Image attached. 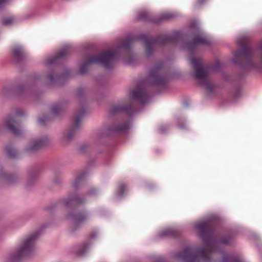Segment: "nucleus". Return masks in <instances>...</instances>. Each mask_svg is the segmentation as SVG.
Returning a JSON list of instances; mask_svg holds the SVG:
<instances>
[{
	"instance_id": "1",
	"label": "nucleus",
	"mask_w": 262,
	"mask_h": 262,
	"mask_svg": "<svg viewBox=\"0 0 262 262\" xmlns=\"http://www.w3.org/2000/svg\"><path fill=\"white\" fill-rule=\"evenodd\" d=\"M195 228L204 246L198 249L188 247L176 254L177 258L185 262H211V255L219 251L220 244H228L232 240L230 236L219 238L215 224L211 221L198 223L195 225Z\"/></svg>"
},
{
	"instance_id": "2",
	"label": "nucleus",
	"mask_w": 262,
	"mask_h": 262,
	"mask_svg": "<svg viewBox=\"0 0 262 262\" xmlns=\"http://www.w3.org/2000/svg\"><path fill=\"white\" fill-rule=\"evenodd\" d=\"M40 80V76L39 75L31 74L28 76L26 84H20L13 86H5L2 91V94L5 97L28 95L34 92L35 87Z\"/></svg>"
},
{
	"instance_id": "3",
	"label": "nucleus",
	"mask_w": 262,
	"mask_h": 262,
	"mask_svg": "<svg viewBox=\"0 0 262 262\" xmlns=\"http://www.w3.org/2000/svg\"><path fill=\"white\" fill-rule=\"evenodd\" d=\"M116 58V54L113 51H106L99 55L91 56L80 66L79 74H86L89 67L92 64H100L107 69H112Z\"/></svg>"
},
{
	"instance_id": "4",
	"label": "nucleus",
	"mask_w": 262,
	"mask_h": 262,
	"mask_svg": "<svg viewBox=\"0 0 262 262\" xmlns=\"http://www.w3.org/2000/svg\"><path fill=\"white\" fill-rule=\"evenodd\" d=\"M191 63L194 70V76L199 80L200 84L205 89L208 94L213 93L215 85L209 78L208 70L203 60L201 58H192Z\"/></svg>"
},
{
	"instance_id": "5",
	"label": "nucleus",
	"mask_w": 262,
	"mask_h": 262,
	"mask_svg": "<svg viewBox=\"0 0 262 262\" xmlns=\"http://www.w3.org/2000/svg\"><path fill=\"white\" fill-rule=\"evenodd\" d=\"M40 232L36 231L24 240L17 250L10 253L7 262H20L28 257L34 249V242L39 235Z\"/></svg>"
},
{
	"instance_id": "6",
	"label": "nucleus",
	"mask_w": 262,
	"mask_h": 262,
	"mask_svg": "<svg viewBox=\"0 0 262 262\" xmlns=\"http://www.w3.org/2000/svg\"><path fill=\"white\" fill-rule=\"evenodd\" d=\"M238 43L241 48L234 54V62L249 68L253 67L254 66L252 61L253 51L250 44L245 38L238 39Z\"/></svg>"
},
{
	"instance_id": "7",
	"label": "nucleus",
	"mask_w": 262,
	"mask_h": 262,
	"mask_svg": "<svg viewBox=\"0 0 262 262\" xmlns=\"http://www.w3.org/2000/svg\"><path fill=\"white\" fill-rule=\"evenodd\" d=\"M85 202V195L72 193L69 195L68 198L59 200L56 203L46 207L45 210L50 214H53L57 210L58 205L60 203H63L67 208H73L83 205Z\"/></svg>"
},
{
	"instance_id": "8",
	"label": "nucleus",
	"mask_w": 262,
	"mask_h": 262,
	"mask_svg": "<svg viewBox=\"0 0 262 262\" xmlns=\"http://www.w3.org/2000/svg\"><path fill=\"white\" fill-rule=\"evenodd\" d=\"M180 38L179 33H176L173 35H161L156 38H150L144 40L146 52L147 55L151 54L156 43L163 46H167L177 43Z\"/></svg>"
},
{
	"instance_id": "9",
	"label": "nucleus",
	"mask_w": 262,
	"mask_h": 262,
	"mask_svg": "<svg viewBox=\"0 0 262 262\" xmlns=\"http://www.w3.org/2000/svg\"><path fill=\"white\" fill-rule=\"evenodd\" d=\"M49 144L48 137L47 136H43L30 141L25 147L24 152L29 155H32L47 147Z\"/></svg>"
},
{
	"instance_id": "10",
	"label": "nucleus",
	"mask_w": 262,
	"mask_h": 262,
	"mask_svg": "<svg viewBox=\"0 0 262 262\" xmlns=\"http://www.w3.org/2000/svg\"><path fill=\"white\" fill-rule=\"evenodd\" d=\"M147 80L151 85L163 86L167 82V78L163 73L162 66L155 68L149 72Z\"/></svg>"
},
{
	"instance_id": "11",
	"label": "nucleus",
	"mask_w": 262,
	"mask_h": 262,
	"mask_svg": "<svg viewBox=\"0 0 262 262\" xmlns=\"http://www.w3.org/2000/svg\"><path fill=\"white\" fill-rule=\"evenodd\" d=\"M76 113V116L74 118V123L69 127L67 133L63 135L64 137L68 141H71L75 135L80 129L81 120L85 113V110L84 108H82Z\"/></svg>"
},
{
	"instance_id": "12",
	"label": "nucleus",
	"mask_w": 262,
	"mask_h": 262,
	"mask_svg": "<svg viewBox=\"0 0 262 262\" xmlns=\"http://www.w3.org/2000/svg\"><path fill=\"white\" fill-rule=\"evenodd\" d=\"M17 123L15 118L11 116H7L3 119V124H0V135L5 129L15 136H19L21 134L20 130L16 127Z\"/></svg>"
},
{
	"instance_id": "13",
	"label": "nucleus",
	"mask_w": 262,
	"mask_h": 262,
	"mask_svg": "<svg viewBox=\"0 0 262 262\" xmlns=\"http://www.w3.org/2000/svg\"><path fill=\"white\" fill-rule=\"evenodd\" d=\"M132 106L133 101H137L142 104H145L149 99V92L142 86H139L136 89L132 91ZM134 113V109L132 106V115Z\"/></svg>"
},
{
	"instance_id": "14",
	"label": "nucleus",
	"mask_w": 262,
	"mask_h": 262,
	"mask_svg": "<svg viewBox=\"0 0 262 262\" xmlns=\"http://www.w3.org/2000/svg\"><path fill=\"white\" fill-rule=\"evenodd\" d=\"M40 173V167L38 165L32 166L27 172V180L26 183L27 188L34 186L39 176Z\"/></svg>"
},
{
	"instance_id": "15",
	"label": "nucleus",
	"mask_w": 262,
	"mask_h": 262,
	"mask_svg": "<svg viewBox=\"0 0 262 262\" xmlns=\"http://www.w3.org/2000/svg\"><path fill=\"white\" fill-rule=\"evenodd\" d=\"M67 219H71L76 225L84 223L88 219L86 212L71 210L65 216Z\"/></svg>"
},
{
	"instance_id": "16",
	"label": "nucleus",
	"mask_w": 262,
	"mask_h": 262,
	"mask_svg": "<svg viewBox=\"0 0 262 262\" xmlns=\"http://www.w3.org/2000/svg\"><path fill=\"white\" fill-rule=\"evenodd\" d=\"M0 179L9 185H14L19 182V177L17 173H8L0 166Z\"/></svg>"
},
{
	"instance_id": "17",
	"label": "nucleus",
	"mask_w": 262,
	"mask_h": 262,
	"mask_svg": "<svg viewBox=\"0 0 262 262\" xmlns=\"http://www.w3.org/2000/svg\"><path fill=\"white\" fill-rule=\"evenodd\" d=\"M69 104V101L67 100L54 102L51 106V112L54 116H59L66 111Z\"/></svg>"
},
{
	"instance_id": "18",
	"label": "nucleus",
	"mask_w": 262,
	"mask_h": 262,
	"mask_svg": "<svg viewBox=\"0 0 262 262\" xmlns=\"http://www.w3.org/2000/svg\"><path fill=\"white\" fill-rule=\"evenodd\" d=\"M123 113L126 114L128 117H131V103L126 105H116L112 106L108 111V114L113 116L116 114Z\"/></svg>"
},
{
	"instance_id": "19",
	"label": "nucleus",
	"mask_w": 262,
	"mask_h": 262,
	"mask_svg": "<svg viewBox=\"0 0 262 262\" xmlns=\"http://www.w3.org/2000/svg\"><path fill=\"white\" fill-rule=\"evenodd\" d=\"M209 40L206 37L202 35H197L193 40L188 43L187 48L188 51L192 53L199 45H209Z\"/></svg>"
},
{
	"instance_id": "20",
	"label": "nucleus",
	"mask_w": 262,
	"mask_h": 262,
	"mask_svg": "<svg viewBox=\"0 0 262 262\" xmlns=\"http://www.w3.org/2000/svg\"><path fill=\"white\" fill-rule=\"evenodd\" d=\"M70 72L67 71L65 73L58 74H55L53 71L51 72L47 75V79L50 84L53 85L58 84L61 80L66 79L70 76Z\"/></svg>"
},
{
	"instance_id": "21",
	"label": "nucleus",
	"mask_w": 262,
	"mask_h": 262,
	"mask_svg": "<svg viewBox=\"0 0 262 262\" xmlns=\"http://www.w3.org/2000/svg\"><path fill=\"white\" fill-rule=\"evenodd\" d=\"M70 47L69 46H65L61 50L58 52L55 56L48 59L46 62V64L51 65L56 64L59 59L64 58L70 53Z\"/></svg>"
},
{
	"instance_id": "22",
	"label": "nucleus",
	"mask_w": 262,
	"mask_h": 262,
	"mask_svg": "<svg viewBox=\"0 0 262 262\" xmlns=\"http://www.w3.org/2000/svg\"><path fill=\"white\" fill-rule=\"evenodd\" d=\"M12 56L13 60L17 63L23 62L26 58V55L23 48L17 46L13 48Z\"/></svg>"
},
{
	"instance_id": "23",
	"label": "nucleus",
	"mask_w": 262,
	"mask_h": 262,
	"mask_svg": "<svg viewBox=\"0 0 262 262\" xmlns=\"http://www.w3.org/2000/svg\"><path fill=\"white\" fill-rule=\"evenodd\" d=\"M129 129V124L127 122H123L121 124L113 123L107 127V131L113 133L122 134L125 133Z\"/></svg>"
},
{
	"instance_id": "24",
	"label": "nucleus",
	"mask_w": 262,
	"mask_h": 262,
	"mask_svg": "<svg viewBox=\"0 0 262 262\" xmlns=\"http://www.w3.org/2000/svg\"><path fill=\"white\" fill-rule=\"evenodd\" d=\"M5 152L7 157L9 159L16 160L20 157L19 151L11 145H8L5 146Z\"/></svg>"
},
{
	"instance_id": "25",
	"label": "nucleus",
	"mask_w": 262,
	"mask_h": 262,
	"mask_svg": "<svg viewBox=\"0 0 262 262\" xmlns=\"http://www.w3.org/2000/svg\"><path fill=\"white\" fill-rule=\"evenodd\" d=\"M174 16V15L169 12H165L161 13L159 17L156 19L153 20L156 23H159L164 20H168Z\"/></svg>"
},
{
	"instance_id": "26",
	"label": "nucleus",
	"mask_w": 262,
	"mask_h": 262,
	"mask_svg": "<svg viewBox=\"0 0 262 262\" xmlns=\"http://www.w3.org/2000/svg\"><path fill=\"white\" fill-rule=\"evenodd\" d=\"M85 176V173L83 172L76 177L75 182L73 184V187L76 190L80 188V183L84 180Z\"/></svg>"
},
{
	"instance_id": "27",
	"label": "nucleus",
	"mask_w": 262,
	"mask_h": 262,
	"mask_svg": "<svg viewBox=\"0 0 262 262\" xmlns=\"http://www.w3.org/2000/svg\"><path fill=\"white\" fill-rule=\"evenodd\" d=\"M77 96L79 99V103L83 105L85 101V93L83 88H80L77 91Z\"/></svg>"
},
{
	"instance_id": "28",
	"label": "nucleus",
	"mask_w": 262,
	"mask_h": 262,
	"mask_svg": "<svg viewBox=\"0 0 262 262\" xmlns=\"http://www.w3.org/2000/svg\"><path fill=\"white\" fill-rule=\"evenodd\" d=\"M89 247V244L85 242L80 246V249L77 251L76 255L78 256H82L86 252Z\"/></svg>"
},
{
	"instance_id": "29",
	"label": "nucleus",
	"mask_w": 262,
	"mask_h": 262,
	"mask_svg": "<svg viewBox=\"0 0 262 262\" xmlns=\"http://www.w3.org/2000/svg\"><path fill=\"white\" fill-rule=\"evenodd\" d=\"M221 262H242L238 258L232 255H225Z\"/></svg>"
},
{
	"instance_id": "30",
	"label": "nucleus",
	"mask_w": 262,
	"mask_h": 262,
	"mask_svg": "<svg viewBox=\"0 0 262 262\" xmlns=\"http://www.w3.org/2000/svg\"><path fill=\"white\" fill-rule=\"evenodd\" d=\"M120 47L122 48H124L125 49H131V38L129 37H128L127 39L122 42L120 45Z\"/></svg>"
},
{
	"instance_id": "31",
	"label": "nucleus",
	"mask_w": 262,
	"mask_h": 262,
	"mask_svg": "<svg viewBox=\"0 0 262 262\" xmlns=\"http://www.w3.org/2000/svg\"><path fill=\"white\" fill-rule=\"evenodd\" d=\"M178 233L173 230L171 229H166L163 231L162 233V236H170L171 237H176L177 236Z\"/></svg>"
},
{
	"instance_id": "32",
	"label": "nucleus",
	"mask_w": 262,
	"mask_h": 262,
	"mask_svg": "<svg viewBox=\"0 0 262 262\" xmlns=\"http://www.w3.org/2000/svg\"><path fill=\"white\" fill-rule=\"evenodd\" d=\"M126 185L124 183L121 184L119 186V188L117 192V195L119 197H122L124 192L126 191Z\"/></svg>"
},
{
	"instance_id": "33",
	"label": "nucleus",
	"mask_w": 262,
	"mask_h": 262,
	"mask_svg": "<svg viewBox=\"0 0 262 262\" xmlns=\"http://www.w3.org/2000/svg\"><path fill=\"white\" fill-rule=\"evenodd\" d=\"M51 118L47 115H43L38 119V122L41 125H45L47 122L50 121Z\"/></svg>"
},
{
	"instance_id": "34",
	"label": "nucleus",
	"mask_w": 262,
	"mask_h": 262,
	"mask_svg": "<svg viewBox=\"0 0 262 262\" xmlns=\"http://www.w3.org/2000/svg\"><path fill=\"white\" fill-rule=\"evenodd\" d=\"M138 19L142 20H149L148 14L145 11H141L138 13Z\"/></svg>"
},
{
	"instance_id": "35",
	"label": "nucleus",
	"mask_w": 262,
	"mask_h": 262,
	"mask_svg": "<svg viewBox=\"0 0 262 262\" xmlns=\"http://www.w3.org/2000/svg\"><path fill=\"white\" fill-rule=\"evenodd\" d=\"M13 21L14 18L12 17L4 18L2 20V24L4 26H10L13 23Z\"/></svg>"
},
{
	"instance_id": "36",
	"label": "nucleus",
	"mask_w": 262,
	"mask_h": 262,
	"mask_svg": "<svg viewBox=\"0 0 262 262\" xmlns=\"http://www.w3.org/2000/svg\"><path fill=\"white\" fill-rule=\"evenodd\" d=\"M97 193V190L96 188H91L86 193V195L90 196H95Z\"/></svg>"
},
{
	"instance_id": "37",
	"label": "nucleus",
	"mask_w": 262,
	"mask_h": 262,
	"mask_svg": "<svg viewBox=\"0 0 262 262\" xmlns=\"http://www.w3.org/2000/svg\"><path fill=\"white\" fill-rule=\"evenodd\" d=\"M88 147V145L87 144H82L79 147V152L81 154L84 153L86 151Z\"/></svg>"
},
{
	"instance_id": "38",
	"label": "nucleus",
	"mask_w": 262,
	"mask_h": 262,
	"mask_svg": "<svg viewBox=\"0 0 262 262\" xmlns=\"http://www.w3.org/2000/svg\"><path fill=\"white\" fill-rule=\"evenodd\" d=\"M7 1L8 0H0V10L4 8Z\"/></svg>"
},
{
	"instance_id": "39",
	"label": "nucleus",
	"mask_w": 262,
	"mask_h": 262,
	"mask_svg": "<svg viewBox=\"0 0 262 262\" xmlns=\"http://www.w3.org/2000/svg\"><path fill=\"white\" fill-rule=\"evenodd\" d=\"M61 179L59 177L56 178L53 180V182L55 184H59L61 182Z\"/></svg>"
},
{
	"instance_id": "40",
	"label": "nucleus",
	"mask_w": 262,
	"mask_h": 262,
	"mask_svg": "<svg viewBox=\"0 0 262 262\" xmlns=\"http://www.w3.org/2000/svg\"><path fill=\"white\" fill-rule=\"evenodd\" d=\"M97 237V233L96 232H92L89 235V239H95Z\"/></svg>"
},
{
	"instance_id": "41",
	"label": "nucleus",
	"mask_w": 262,
	"mask_h": 262,
	"mask_svg": "<svg viewBox=\"0 0 262 262\" xmlns=\"http://www.w3.org/2000/svg\"><path fill=\"white\" fill-rule=\"evenodd\" d=\"M128 94H129V98H131V89L128 90Z\"/></svg>"
},
{
	"instance_id": "42",
	"label": "nucleus",
	"mask_w": 262,
	"mask_h": 262,
	"mask_svg": "<svg viewBox=\"0 0 262 262\" xmlns=\"http://www.w3.org/2000/svg\"><path fill=\"white\" fill-rule=\"evenodd\" d=\"M204 0H199L198 1V4L200 5L202 4Z\"/></svg>"
},
{
	"instance_id": "43",
	"label": "nucleus",
	"mask_w": 262,
	"mask_h": 262,
	"mask_svg": "<svg viewBox=\"0 0 262 262\" xmlns=\"http://www.w3.org/2000/svg\"><path fill=\"white\" fill-rule=\"evenodd\" d=\"M128 59L129 61L131 60V54L130 55H128Z\"/></svg>"
},
{
	"instance_id": "44",
	"label": "nucleus",
	"mask_w": 262,
	"mask_h": 262,
	"mask_svg": "<svg viewBox=\"0 0 262 262\" xmlns=\"http://www.w3.org/2000/svg\"><path fill=\"white\" fill-rule=\"evenodd\" d=\"M76 229H77V227H75V228L72 230V232H74L76 231Z\"/></svg>"
}]
</instances>
